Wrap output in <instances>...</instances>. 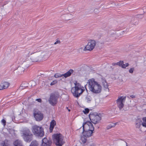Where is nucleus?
Returning <instances> with one entry per match:
<instances>
[{
    "label": "nucleus",
    "mask_w": 146,
    "mask_h": 146,
    "mask_svg": "<svg viewBox=\"0 0 146 146\" xmlns=\"http://www.w3.org/2000/svg\"><path fill=\"white\" fill-rule=\"evenodd\" d=\"M96 45V42L94 40H90L88 44L83 49L84 51H91L94 48Z\"/></svg>",
    "instance_id": "9"
},
{
    "label": "nucleus",
    "mask_w": 146,
    "mask_h": 146,
    "mask_svg": "<svg viewBox=\"0 0 146 146\" xmlns=\"http://www.w3.org/2000/svg\"><path fill=\"white\" fill-rule=\"evenodd\" d=\"M56 124V121L54 120H53L51 121L50 123V132H52L53 129Z\"/></svg>",
    "instance_id": "19"
},
{
    "label": "nucleus",
    "mask_w": 146,
    "mask_h": 146,
    "mask_svg": "<svg viewBox=\"0 0 146 146\" xmlns=\"http://www.w3.org/2000/svg\"><path fill=\"white\" fill-rule=\"evenodd\" d=\"M86 137L84 135L81 137V138L80 140V142L81 143H83L84 144L86 143Z\"/></svg>",
    "instance_id": "23"
},
{
    "label": "nucleus",
    "mask_w": 146,
    "mask_h": 146,
    "mask_svg": "<svg viewBox=\"0 0 146 146\" xmlns=\"http://www.w3.org/2000/svg\"><path fill=\"white\" fill-rule=\"evenodd\" d=\"M82 126V129L81 127L79 129L80 133L86 137L91 136L94 130V127L92 123L90 121L86 122L83 124Z\"/></svg>",
    "instance_id": "1"
},
{
    "label": "nucleus",
    "mask_w": 146,
    "mask_h": 146,
    "mask_svg": "<svg viewBox=\"0 0 146 146\" xmlns=\"http://www.w3.org/2000/svg\"><path fill=\"white\" fill-rule=\"evenodd\" d=\"M82 48H81L80 49H82Z\"/></svg>",
    "instance_id": "45"
},
{
    "label": "nucleus",
    "mask_w": 146,
    "mask_h": 146,
    "mask_svg": "<svg viewBox=\"0 0 146 146\" xmlns=\"http://www.w3.org/2000/svg\"><path fill=\"white\" fill-rule=\"evenodd\" d=\"M0 146H1V143H0Z\"/></svg>",
    "instance_id": "44"
},
{
    "label": "nucleus",
    "mask_w": 146,
    "mask_h": 146,
    "mask_svg": "<svg viewBox=\"0 0 146 146\" xmlns=\"http://www.w3.org/2000/svg\"><path fill=\"white\" fill-rule=\"evenodd\" d=\"M142 119L141 118L137 119L135 122V126L137 128H139L140 126L142 125Z\"/></svg>",
    "instance_id": "15"
},
{
    "label": "nucleus",
    "mask_w": 146,
    "mask_h": 146,
    "mask_svg": "<svg viewBox=\"0 0 146 146\" xmlns=\"http://www.w3.org/2000/svg\"><path fill=\"white\" fill-rule=\"evenodd\" d=\"M27 84V83L26 82H25L24 83H23L21 85V86L20 87V89H24L28 87L27 86H25V84Z\"/></svg>",
    "instance_id": "28"
},
{
    "label": "nucleus",
    "mask_w": 146,
    "mask_h": 146,
    "mask_svg": "<svg viewBox=\"0 0 146 146\" xmlns=\"http://www.w3.org/2000/svg\"><path fill=\"white\" fill-rule=\"evenodd\" d=\"M35 82L33 81H31V82H30L29 84H31V83H32V84L34 83L35 84Z\"/></svg>",
    "instance_id": "40"
},
{
    "label": "nucleus",
    "mask_w": 146,
    "mask_h": 146,
    "mask_svg": "<svg viewBox=\"0 0 146 146\" xmlns=\"http://www.w3.org/2000/svg\"><path fill=\"white\" fill-rule=\"evenodd\" d=\"M89 117L91 122L95 124L100 123L101 119V117L99 115H95L92 113H90Z\"/></svg>",
    "instance_id": "8"
},
{
    "label": "nucleus",
    "mask_w": 146,
    "mask_h": 146,
    "mask_svg": "<svg viewBox=\"0 0 146 146\" xmlns=\"http://www.w3.org/2000/svg\"><path fill=\"white\" fill-rule=\"evenodd\" d=\"M1 122L3 123V125L4 126L5 125H6V121L4 119H3L1 121Z\"/></svg>",
    "instance_id": "36"
},
{
    "label": "nucleus",
    "mask_w": 146,
    "mask_h": 146,
    "mask_svg": "<svg viewBox=\"0 0 146 146\" xmlns=\"http://www.w3.org/2000/svg\"><path fill=\"white\" fill-rule=\"evenodd\" d=\"M39 56L32 57L31 59L33 62H36L39 61L40 59Z\"/></svg>",
    "instance_id": "22"
},
{
    "label": "nucleus",
    "mask_w": 146,
    "mask_h": 146,
    "mask_svg": "<svg viewBox=\"0 0 146 146\" xmlns=\"http://www.w3.org/2000/svg\"><path fill=\"white\" fill-rule=\"evenodd\" d=\"M1 143V146H11V142L9 141L5 140Z\"/></svg>",
    "instance_id": "17"
},
{
    "label": "nucleus",
    "mask_w": 146,
    "mask_h": 146,
    "mask_svg": "<svg viewBox=\"0 0 146 146\" xmlns=\"http://www.w3.org/2000/svg\"><path fill=\"white\" fill-rule=\"evenodd\" d=\"M10 84L8 82H3L0 84V90L7 88L9 86Z\"/></svg>",
    "instance_id": "14"
},
{
    "label": "nucleus",
    "mask_w": 146,
    "mask_h": 146,
    "mask_svg": "<svg viewBox=\"0 0 146 146\" xmlns=\"http://www.w3.org/2000/svg\"><path fill=\"white\" fill-rule=\"evenodd\" d=\"M73 71H74L73 70L70 69L65 73L62 74V76H64L65 78L70 76L71 74L73 72Z\"/></svg>",
    "instance_id": "20"
},
{
    "label": "nucleus",
    "mask_w": 146,
    "mask_h": 146,
    "mask_svg": "<svg viewBox=\"0 0 146 146\" xmlns=\"http://www.w3.org/2000/svg\"><path fill=\"white\" fill-rule=\"evenodd\" d=\"M38 143L36 141H32L29 146H37Z\"/></svg>",
    "instance_id": "25"
},
{
    "label": "nucleus",
    "mask_w": 146,
    "mask_h": 146,
    "mask_svg": "<svg viewBox=\"0 0 146 146\" xmlns=\"http://www.w3.org/2000/svg\"><path fill=\"white\" fill-rule=\"evenodd\" d=\"M57 82V80H54L52 82H51L50 84L51 86H52L56 84Z\"/></svg>",
    "instance_id": "33"
},
{
    "label": "nucleus",
    "mask_w": 146,
    "mask_h": 146,
    "mask_svg": "<svg viewBox=\"0 0 146 146\" xmlns=\"http://www.w3.org/2000/svg\"><path fill=\"white\" fill-rule=\"evenodd\" d=\"M34 115L36 120L39 121L42 120L43 118V115L40 112L34 113Z\"/></svg>",
    "instance_id": "13"
},
{
    "label": "nucleus",
    "mask_w": 146,
    "mask_h": 146,
    "mask_svg": "<svg viewBox=\"0 0 146 146\" xmlns=\"http://www.w3.org/2000/svg\"><path fill=\"white\" fill-rule=\"evenodd\" d=\"M112 64L113 66H115L116 65H118V62L117 63L114 62L112 63Z\"/></svg>",
    "instance_id": "39"
},
{
    "label": "nucleus",
    "mask_w": 146,
    "mask_h": 146,
    "mask_svg": "<svg viewBox=\"0 0 146 146\" xmlns=\"http://www.w3.org/2000/svg\"><path fill=\"white\" fill-rule=\"evenodd\" d=\"M36 100L38 102L41 103L42 102V100L40 98L37 99Z\"/></svg>",
    "instance_id": "37"
},
{
    "label": "nucleus",
    "mask_w": 146,
    "mask_h": 146,
    "mask_svg": "<svg viewBox=\"0 0 146 146\" xmlns=\"http://www.w3.org/2000/svg\"><path fill=\"white\" fill-rule=\"evenodd\" d=\"M22 136L25 141L29 142L33 139V135L29 129L26 128L23 131Z\"/></svg>",
    "instance_id": "6"
},
{
    "label": "nucleus",
    "mask_w": 146,
    "mask_h": 146,
    "mask_svg": "<svg viewBox=\"0 0 146 146\" xmlns=\"http://www.w3.org/2000/svg\"><path fill=\"white\" fill-rule=\"evenodd\" d=\"M115 125V123H112L111 124L107 127V129H109L111 128L112 127H114Z\"/></svg>",
    "instance_id": "27"
},
{
    "label": "nucleus",
    "mask_w": 146,
    "mask_h": 146,
    "mask_svg": "<svg viewBox=\"0 0 146 146\" xmlns=\"http://www.w3.org/2000/svg\"><path fill=\"white\" fill-rule=\"evenodd\" d=\"M101 82L102 85L105 89L108 90V86L106 80L104 78H102Z\"/></svg>",
    "instance_id": "18"
},
{
    "label": "nucleus",
    "mask_w": 146,
    "mask_h": 146,
    "mask_svg": "<svg viewBox=\"0 0 146 146\" xmlns=\"http://www.w3.org/2000/svg\"><path fill=\"white\" fill-rule=\"evenodd\" d=\"M92 100V98L90 96L88 95L85 97V100L88 103H90Z\"/></svg>",
    "instance_id": "24"
},
{
    "label": "nucleus",
    "mask_w": 146,
    "mask_h": 146,
    "mask_svg": "<svg viewBox=\"0 0 146 146\" xmlns=\"http://www.w3.org/2000/svg\"><path fill=\"white\" fill-rule=\"evenodd\" d=\"M138 19H137L135 16L134 17H132L131 19L130 23L131 24L136 25L138 24Z\"/></svg>",
    "instance_id": "16"
},
{
    "label": "nucleus",
    "mask_w": 146,
    "mask_h": 146,
    "mask_svg": "<svg viewBox=\"0 0 146 146\" xmlns=\"http://www.w3.org/2000/svg\"><path fill=\"white\" fill-rule=\"evenodd\" d=\"M75 86L72 87L71 89V92L73 96L75 97L78 98L84 90L82 88L81 85L76 82L74 83Z\"/></svg>",
    "instance_id": "3"
},
{
    "label": "nucleus",
    "mask_w": 146,
    "mask_h": 146,
    "mask_svg": "<svg viewBox=\"0 0 146 146\" xmlns=\"http://www.w3.org/2000/svg\"><path fill=\"white\" fill-rule=\"evenodd\" d=\"M68 111H70V109H68Z\"/></svg>",
    "instance_id": "43"
},
{
    "label": "nucleus",
    "mask_w": 146,
    "mask_h": 146,
    "mask_svg": "<svg viewBox=\"0 0 146 146\" xmlns=\"http://www.w3.org/2000/svg\"><path fill=\"white\" fill-rule=\"evenodd\" d=\"M32 54V53L30 54L28 51H26L23 54L20 56L19 59L20 63H22L28 60L29 56Z\"/></svg>",
    "instance_id": "11"
},
{
    "label": "nucleus",
    "mask_w": 146,
    "mask_h": 146,
    "mask_svg": "<svg viewBox=\"0 0 146 146\" xmlns=\"http://www.w3.org/2000/svg\"><path fill=\"white\" fill-rule=\"evenodd\" d=\"M142 119L143 121L142 126L146 127V117H143Z\"/></svg>",
    "instance_id": "26"
},
{
    "label": "nucleus",
    "mask_w": 146,
    "mask_h": 146,
    "mask_svg": "<svg viewBox=\"0 0 146 146\" xmlns=\"http://www.w3.org/2000/svg\"><path fill=\"white\" fill-rule=\"evenodd\" d=\"M126 146H127V145Z\"/></svg>",
    "instance_id": "50"
},
{
    "label": "nucleus",
    "mask_w": 146,
    "mask_h": 146,
    "mask_svg": "<svg viewBox=\"0 0 146 146\" xmlns=\"http://www.w3.org/2000/svg\"><path fill=\"white\" fill-rule=\"evenodd\" d=\"M123 64V61H121L118 62V65L121 67H122V66Z\"/></svg>",
    "instance_id": "34"
},
{
    "label": "nucleus",
    "mask_w": 146,
    "mask_h": 146,
    "mask_svg": "<svg viewBox=\"0 0 146 146\" xmlns=\"http://www.w3.org/2000/svg\"><path fill=\"white\" fill-rule=\"evenodd\" d=\"M126 99V97L121 96H119L116 100L118 107L121 110L124 106V103Z\"/></svg>",
    "instance_id": "10"
},
{
    "label": "nucleus",
    "mask_w": 146,
    "mask_h": 146,
    "mask_svg": "<svg viewBox=\"0 0 146 146\" xmlns=\"http://www.w3.org/2000/svg\"><path fill=\"white\" fill-rule=\"evenodd\" d=\"M145 112H146V109L145 110Z\"/></svg>",
    "instance_id": "48"
},
{
    "label": "nucleus",
    "mask_w": 146,
    "mask_h": 146,
    "mask_svg": "<svg viewBox=\"0 0 146 146\" xmlns=\"http://www.w3.org/2000/svg\"><path fill=\"white\" fill-rule=\"evenodd\" d=\"M83 111L84 114H87L89 113V110L88 108H86L84 109V110Z\"/></svg>",
    "instance_id": "31"
},
{
    "label": "nucleus",
    "mask_w": 146,
    "mask_h": 146,
    "mask_svg": "<svg viewBox=\"0 0 146 146\" xmlns=\"http://www.w3.org/2000/svg\"><path fill=\"white\" fill-rule=\"evenodd\" d=\"M89 90L92 93L98 94L101 92L102 87L100 84L96 81L94 78L89 79L87 83Z\"/></svg>",
    "instance_id": "2"
},
{
    "label": "nucleus",
    "mask_w": 146,
    "mask_h": 146,
    "mask_svg": "<svg viewBox=\"0 0 146 146\" xmlns=\"http://www.w3.org/2000/svg\"><path fill=\"white\" fill-rule=\"evenodd\" d=\"M66 108H67V109H68V108L67 107H66Z\"/></svg>",
    "instance_id": "46"
},
{
    "label": "nucleus",
    "mask_w": 146,
    "mask_h": 146,
    "mask_svg": "<svg viewBox=\"0 0 146 146\" xmlns=\"http://www.w3.org/2000/svg\"><path fill=\"white\" fill-rule=\"evenodd\" d=\"M145 146H146V144H145Z\"/></svg>",
    "instance_id": "49"
},
{
    "label": "nucleus",
    "mask_w": 146,
    "mask_h": 146,
    "mask_svg": "<svg viewBox=\"0 0 146 146\" xmlns=\"http://www.w3.org/2000/svg\"><path fill=\"white\" fill-rule=\"evenodd\" d=\"M35 85V84H34V85H31V86H34Z\"/></svg>",
    "instance_id": "42"
},
{
    "label": "nucleus",
    "mask_w": 146,
    "mask_h": 146,
    "mask_svg": "<svg viewBox=\"0 0 146 146\" xmlns=\"http://www.w3.org/2000/svg\"><path fill=\"white\" fill-rule=\"evenodd\" d=\"M62 76H63L62 74H61L58 73H56L54 75V77L55 78H60Z\"/></svg>",
    "instance_id": "29"
},
{
    "label": "nucleus",
    "mask_w": 146,
    "mask_h": 146,
    "mask_svg": "<svg viewBox=\"0 0 146 146\" xmlns=\"http://www.w3.org/2000/svg\"><path fill=\"white\" fill-rule=\"evenodd\" d=\"M99 126H98V128H99Z\"/></svg>",
    "instance_id": "47"
},
{
    "label": "nucleus",
    "mask_w": 146,
    "mask_h": 146,
    "mask_svg": "<svg viewBox=\"0 0 146 146\" xmlns=\"http://www.w3.org/2000/svg\"><path fill=\"white\" fill-rule=\"evenodd\" d=\"M129 65V64L128 63H126L125 64H123L122 66L121 67L123 68H125L126 67L128 66Z\"/></svg>",
    "instance_id": "32"
},
{
    "label": "nucleus",
    "mask_w": 146,
    "mask_h": 146,
    "mask_svg": "<svg viewBox=\"0 0 146 146\" xmlns=\"http://www.w3.org/2000/svg\"><path fill=\"white\" fill-rule=\"evenodd\" d=\"M60 40H58L56 41L54 43V44H57L58 43H60Z\"/></svg>",
    "instance_id": "38"
},
{
    "label": "nucleus",
    "mask_w": 146,
    "mask_h": 146,
    "mask_svg": "<svg viewBox=\"0 0 146 146\" xmlns=\"http://www.w3.org/2000/svg\"><path fill=\"white\" fill-rule=\"evenodd\" d=\"M31 130L33 135L36 137H42L44 135V129L42 127L34 125L32 126Z\"/></svg>",
    "instance_id": "4"
},
{
    "label": "nucleus",
    "mask_w": 146,
    "mask_h": 146,
    "mask_svg": "<svg viewBox=\"0 0 146 146\" xmlns=\"http://www.w3.org/2000/svg\"><path fill=\"white\" fill-rule=\"evenodd\" d=\"M130 97L133 98H134L135 97V96L134 95H131L130 96Z\"/></svg>",
    "instance_id": "41"
},
{
    "label": "nucleus",
    "mask_w": 146,
    "mask_h": 146,
    "mask_svg": "<svg viewBox=\"0 0 146 146\" xmlns=\"http://www.w3.org/2000/svg\"><path fill=\"white\" fill-rule=\"evenodd\" d=\"M135 16L137 19H138V18L141 19L143 17V14H139L136 15Z\"/></svg>",
    "instance_id": "30"
},
{
    "label": "nucleus",
    "mask_w": 146,
    "mask_h": 146,
    "mask_svg": "<svg viewBox=\"0 0 146 146\" xmlns=\"http://www.w3.org/2000/svg\"><path fill=\"white\" fill-rule=\"evenodd\" d=\"M14 144L15 146H22V143L21 141L17 140L15 141Z\"/></svg>",
    "instance_id": "21"
},
{
    "label": "nucleus",
    "mask_w": 146,
    "mask_h": 146,
    "mask_svg": "<svg viewBox=\"0 0 146 146\" xmlns=\"http://www.w3.org/2000/svg\"><path fill=\"white\" fill-rule=\"evenodd\" d=\"M58 95L55 93H51L48 100L49 103L52 106H54L57 102Z\"/></svg>",
    "instance_id": "7"
},
{
    "label": "nucleus",
    "mask_w": 146,
    "mask_h": 146,
    "mask_svg": "<svg viewBox=\"0 0 146 146\" xmlns=\"http://www.w3.org/2000/svg\"><path fill=\"white\" fill-rule=\"evenodd\" d=\"M134 70V68H131L129 70V72L130 73H132Z\"/></svg>",
    "instance_id": "35"
},
{
    "label": "nucleus",
    "mask_w": 146,
    "mask_h": 146,
    "mask_svg": "<svg viewBox=\"0 0 146 146\" xmlns=\"http://www.w3.org/2000/svg\"><path fill=\"white\" fill-rule=\"evenodd\" d=\"M41 146H50L52 144L51 140L45 137L42 139Z\"/></svg>",
    "instance_id": "12"
},
{
    "label": "nucleus",
    "mask_w": 146,
    "mask_h": 146,
    "mask_svg": "<svg viewBox=\"0 0 146 146\" xmlns=\"http://www.w3.org/2000/svg\"><path fill=\"white\" fill-rule=\"evenodd\" d=\"M52 137L54 142L57 146H62L65 143L64 137L61 134H54Z\"/></svg>",
    "instance_id": "5"
}]
</instances>
